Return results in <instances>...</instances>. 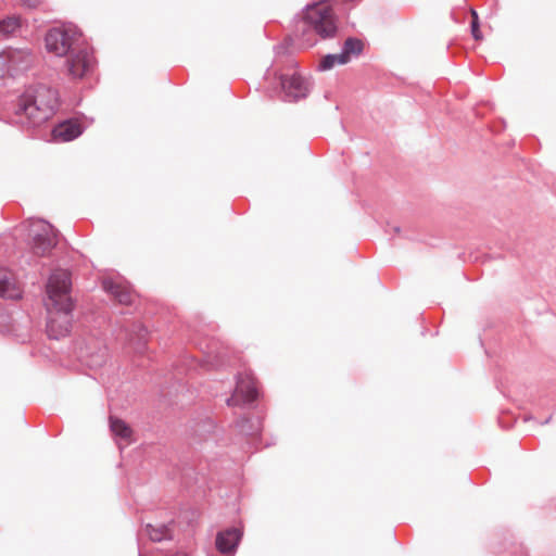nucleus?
Wrapping results in <instances>:
<instances>
[{
	"label": "nucleus",
	"instance_id": "20",
	"mask_svg": "<svg viewBox=\"0 0 556 556\" xmlns=\"http://www.w3.org/2000/svg\"><path fill=\"white\" fill-rule=\"evenodd\" d=\"M341 60H342L341 52L337 53V54H328L321 60L319 67L323 71H327V70L332 68L336 64L342 65V64L348 63V62H342Z\"/></svg>",
	"mask_w": 556,
	"mask_h": 556
},
{
	"label": "nucleus",
	"instance_id": "10",
	"mask_svg": "<svg viewBox=\"0 0 556 556\" xmlns=\"http://www.w3.org/2000/svg\"><path fill=\"white\" fill-rule=\"evenodd\" d=\"M108 349L99 341L88 344L81 352L85 363L91 368L102 367L108 361Z\"/></svg>",
	"mask_w": 556,
	"mask_h": 556
},
{
	"label": "nucleus",
	"instance_id": "1",
	"mask_svg": "<svg viewBox=\"0 0 556 556\" xmlns=\"http://www.w3.org/2000/svg\"><path fill=\"white\" fill-rule=\"evenodd\" d=\"M56 104L58 97L53 89L47 86L30 87L21 96L17 113L38 125L53 114Z\"/></svg>",
	"mask_w": 556,
	"mask_h": 556
},
{
	"label": "nucleus",
	"instance_id": "17",
	"mask_svg": "<svg viewBox=\"0 0 556 556\" xmlns=\"http://www.w3.org/2000/svg\"><path fill=\"white\" fill-rule=\"evenodd\" d=\"M363 50V43L358 39L349 38L344 42L343 50L341 52L342 62H350L352 55H357Z\"/></svg>",
	"mask_w": 556,
	"mask_h": 556
},
{
	"label": "nucleus",
	"instance_id": "11",
	"mask_svg": "<svg viewBox=\"0 0 556 556\" xmlns=\"http://www.w3.org/2000/svg\"><path fill=\"white\" fill-rule=\"evenodd\" d=\"M83 134V126L77 119L65 121L52 130L53 139L58 142H67Z\"/></svg>",
	"mask_w": 556,
	"mask_h": 556
},
{
	"label": "nucleus",
	"instance_id": "12",
	"mask_svg": "<svg viewBox=\"0 0 556 556\" xmlns=\"http://www.w3.org/2000/svg\"><path fill=\"white\" fill-rule=\"evenodd\" d=\"M241 536L242 532L237 528L219 532L216 536V547L220 553H232L241 540Z\"/></svg>",
	"mask_w": 556,
	"mask_h": 556
},
{
	"label": "nucleus",
	"instance_id": "14",
	"mask_svg": "<svg viewBox=\"0 0 556 556\" xmlns=\"http://www.w3.org/2000/svg\"><path fill=\"white\" fill-rule=\"evenodd\" d=\"M7 53L11 65V73L26 68L33 60L28 50L8 49Z\"/></svg>",
	"mask_w": 556,
	"mask_h": 556
},
{
	"label": "nucleus",
	"instance_id": "6",
	"mask_svg": "<svg viewBox=\"0 0 556 556\" xmlns=\"http://www.w3.org/2000/svg\"><path fill=\"white\" fill-rule=\"evenodd\" d=\"M92 65V55L80 46L73 50L66 60L67 74L74 79L86 76L91 71Z\"/></svg>",
	"mask_w": 556,
	"mask_h": 556
},
{
	"label": "nucleus",
	"instance_id": "8",
	"mask_svg": "<svg viewBox=\"0 0 556 556\" xmlns=\"http://www.w3.org/2000/svg\"><path fill=\"white\" fill-rule=\"evenodd\" d=\"M258 395L257 382L250 374L240 375L233 395L228 400L229 405H239L254 401Z\"/></svg>",
	"mask_w": 556,
	"mask_h": 556
},
{
	"label": "nucleus",
	"instance_id": "19",
	"mask_svg": "<svg viewBox=\"0 0 556 556\" xmlns=\"http://www.w3.org/2000/svg\"><path fill=\"white\" fill-rule=\"evenodd\" d=\"M147 534L152 541L159 542L169 536L168 529L165 526H147Z\"/></svg>",
	"mask_w": 556,
	"mask_h": 556
},
{
	"label": "nucleus",
	"instance_id": "22",
	"mask_svg": "<svg viewBox=\"0 0 556 556\" xmlns=\"http://www.w3.org/2000/svg\"><path fill=\"white\" fill-rule=\"evenodd\" d=\"M471 16H472V22H471L472 36L475 37L476 40H480L482 38V36L479 30L478 14L475 10H471Z\"/></svg>",
	"mask_w": 556,
	"mask_h": 556
},
{
	"label": "nucleus",
	"instance_id": "9",
	"mask_svg": "<svg viewBox=\"0 0 556 556\" xmlns=\"http://www.w3.org/2000/svg\"><path fill=\"white\" fill-rule=\"evenodd\" d=\"M281 87L294 101L305 98L309 92L308 81L298 72L281 76Z\"/></svg>",
	"mask_w": 556,
	"mask_h": 556
},
{
	"label": "nucleus",
	"instance_id": "2",
	"mask_svg": "<svg viewBox=\"0 0 556 556\" xmlns=\"http://www.w3.org/2000/svg\"><path fill=\"white\" fill-rule=\"evenodd\" d=\"M304 22L321 38L333 37L337 31V18L329 2L323 1L309 5Z\"/></svg>",
	"mask_w": 556,
	"mask_h": 556
},
{
	"label": "nucleus",
	"instance_id": "7",
	"mask_svg": "<svg viewBox=\"0 0 556 556\" xmlns=\"http://www.w3.org/2000/svg\"><path fill=\"white\" fill-rule=\"evenodd\" d=\"M50 316L48 320V334L51 338L59 339L70 333L72 328V309H62L60 306L48 308Z\"/></svg>",
	"mask_w": 556,
	"mask_h": 556
},
{
	"label": "nucleus",
	"instance_id": "21",
	"mask_svg": "<svg viewBox=\"0 0 556 556\" xmlns=\"http://www.w3.org/2000/svg\"><path fill=\"white\" fill-rule=\"evenodd\" d=\"M11 65L9 62V56L7 50L0 52V77H4L5 75H11Z\"/></svg>",
	"mask_w": 556,
	"mask_h": 556
},
{
	"label": "nucleus",
	"instance_id": "13",
	"mask_svg": "<svg viewBox=\"0 0 556 556\" xmlns=\"http://www.w3.org/2000/svg\"><path fill=\"white\" fill-rule=\"evenodd\" d=\"M104 289L121 304L130 305L135 301V293L129 287L114 281H104Z\"/></svg>",
	"mask_w": 556,
	"mask_h": 556
},
{
	"label": "nucleus",
	"instance_id": "15",
	"mask_svg": "<svg viewBox=\"0 0 556 556\" xmlns=\"http://www.w3.org/2000/svg\"><path fill=\"white\" fill-rule=\"evenodd\" d=\"M109 422L114 437L123 440L126 444H130L134 441V431L126 421L118 417L111 416Z\"/></svg>",
	"mask_w": 556,
	"mask_h": 556
},
{
	"label": "nucleus",
	"instance_id": "18",
	"mask_svg": "<svg viewBox=\"0 0 556 556\" xmlns=\"http://www.w3.org/2000/svg\"><path fill=\"white\" fill-rule=\"evenodd\" d=\"M21 27V20L17 16H9L0 21V34L8 36L15 33Z\"/></svg>",
	"mask_w": 556,
	"mask_h": 556
},
{
	"label": "nucleus",
	"instance_id": "3",
	"mask_svg": "<svg viewBox=\"0 0 556 556\" xmlns=\"http://www.w3.org/2000/svg\"><path fill=\"white\" fill-rule=\"evenodd\" d=\"M71 274L65 269L54 270L47 282L46 290L49 302L47 307H58L62 309H72L73 303L70 296L71 291Z\"/></svg>",
	"mask_w": 556,
	"mask_h": 556
},
{
	"label": "nucleus",
	"instance_id": "5",
	"mask_svg": "<svg viewBox=\"0 0 556 556\" xmlns=\"http://www.w3.org/2000/svg\"><path fill=\"white\" fill-rule=\"evenodd\" d=\"M81 34L72 28H53L46 35V48L48 52L56 56L70 55L80 46Z\"/></svg>",
	"mask_w": 556,
	"mask_h": 556
},
{
	"label": "nucleus",
	"instance_id": "16",
	"mask_svg": "<svg viewBox=\"0 0 556 556\" xmlns=\"http://www.w3.org/2000/svg\"><path fill=\"white\" fill-rule=\"evenodd\" d=\"M0 296L9 299L20 298V291L15 286L13 275L5 269H0Z\"/></svg>",
	"mask_w": 556,
	"mask_h": 556
},
{
	"label": "nucleus",
	"instance_id": "4",
	"mask_svg": "<svg viewBox=\"0 0 556 556\" xmlns=\"http://www.w3.org/2000/svg\"><path fill=\"white\" fill-rule=\"evenodd\" d=\"M29 240L33 254L47 256L56 247L58 230L43 219L30 220Z\"/></svg>",
	"mask_w": 556,
	"mask_h": 556
},
{
	"label": "nucleus",
	"instance_id": "23",
	"mask_svg": "<svg viewBox=\"0 0 556 556\" xmlns=\"http://www.w3.org/2000/svg\"><path fill=\"white\" fill-rule=\"evenodd\" d=\"M41 3L40 0H29V2L27 3L29 7L31 8H36L38 7L39 4Z\"/></svg>",
	"mask_w": 556,
	"mask_h": 556
}]
</instances>
